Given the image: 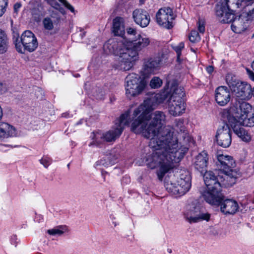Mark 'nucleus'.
Listing matches in <instances>:
<instances>
[{
  "instance_id": "nucleus-52",
  "label": "nucleus",
  "mask_w": 254,
  "mask_h": 254,
  "mask_svg": "<svg viewBox=\"0 0 254 254\" xmlns=\"http://www.w3.org/2000/svg\"><path fill=\"white\" fill-rule=\"evenodd\" d=\"M145 0H140V2L141 3H143Z\"/></svg>"
},
{
  "instance_id": "nucleus-14",
  "label": "nucleus",
  "mask_w": 254,
  "mask_h": 254,
  "mask_svg": "<svg viewBox=\"0 0 254 254\" xmlns=\"http://www.w3.org/2000/svg\"><path fill=\"white\" fill-rule=\"evenodd\" d=\"M233 92L238 100L242 101L250 99L253 95L251 85L245 82L239 83Z\"/></svg>"
},
{
  "instance_id": "nucleus-1",
  "label": "nucleus",
  "mask_w": 254,
  "mask_h": 254,
  "mask_svg": "<svg viewBox=\"0 0 254 254\" xmlns=\"http://www.w3.org/2000/svg\"><path fill=\"white\" fill-rule=\"evenodd\" d=\"M170 96L168 91L156 94L155 98H148L136 108L132 114L131 130L136 134L142 133L146 138H150L149 147L153 150L152 154L145 157L148 168L156 169V174L160 181L165 175L174 167L175 163L179 162L188 150L185 145L190 140L183 121L176 122L177 136H173L170 127L162 128L166 123V115L162 111L152 112L155 109L157 100L161 103Z\"/></svg>"
},
{
  "instance_id": "nucleus-45",
  "label": "nucleus",
  "mask_w": 254,
  "mask_h": 254,
  "mask_svg": "<svg viewBox=\"0 0 254 254\" xmlns=\"http://www.w3.org/2000/svg\"><path fill=\"white\" fill-rule=\"evenodd\" d=\"M51 5L55 9H57L58 7H59V5H60L56 0H51L50 1Z\"/></svg>"
},
{
  "instance_id": "nucleus-13",
  "label": "nucleus",
  "mask_w": 254,
  "mask_h": 254,
  "mask_svg": "<svg viewBox=\"0 0 254 254\" xmlns=\"http://www.w3.org/2000/svg\"><path fill=\"white\" fill-rule=\"evenodd\" d=\"M21 45L24 50L29 52L34 51L37 48L38 43L35 35L29 30L25 31L20 37Z\"/></svg>"
},
{
  "instance_id": "nucleus-47",
  "label": "nucleus",
  "mask_w": 254,
  "mask_h": 254,
  "mask_svg": "<svg viewBox=\"0 0 254 254\" xmlns=\"http://www.w3.org/2000/svg\"><path fill=\"white\" fill-rule=\"evenodd\" d=\"M206 70L208 73L211 74L214 70L213 66L209 65L206 68Z\"/></svg>"
},
{
  "instance_id": "nucleus-31",
  "label": "nucleus",
  "mask_w": 254,
  "mask_h": 254,
  "mask_svg": "<svg viewBox=\"0 0 254 254\" xmlns=\"http://www.w3.org/2000/svg\"><path fill=\"white\" fill-rule=\"evenodd\" d=\"M43 24L44 28L48 30H51L54 28L53 22L51 18L47 17L43 20Z\"/></svg>"
},
{
  "instance_id": "nucleus-12",
  "label": "nucleus",
  "mask_w": 254,
  "mask_h": 254,
  "mask_svg": "<svg viewBox=\"0 0 254 254\" xmlns=\"http://www.w3.org/2000/svg\"><path fill=\"white\" fill-rule=\"evenodd\" d=\"M229 124H223L217 129L216 134L218 144L222 147H229L232 142L231 131Z\"/></svg>"
},
{
  "instance_id": "nucleus-39",
  "label": "nucleus",
  "mask_w": 254,
  "mask_h": 254,
  "mask_svg": "<svg viewBox=\"0 0 254 254\" xmlns=\"http://www.w3.org/2000/svg\"><path fill=\"white\" fill-rule=\"evenodd\" d=\"M52 159L47 156H44L40 160L41 164L45 168H47L51 163Z\"/></svg>"
},
{
  "instance_id": "nucleus-10",
  "label": "nucleus",
  "mask_w": 254,
  "mask_h": 254,
  "mask_svg": "<svg viewBox=\"0 0 254 254\" xmlns=\"http://www.w3.org/2000/svg\"><path fill=\"white\" fill-rule=\"evenodd\" d=\"M217 158V166L225 175L224 180H228L229 178H234L235 180L236 178L234 177L233 169L235 168L236 164L233 157L229 155L218 154Z\"/></svg>"
},
{
  "instance_id": "nucleus-5",
  "label": "nucleus",
  "mask_w": 254,
  "mask_h": 254,
  "mask_svg": "<svg viewBox=\"0 0 254 254\" xmlns=\"http://www.w3.org/2000/svg\"><path fill=\"white\" fill-rule=\"evenodd\" d=\"M170 92L172 93L168 101L169 113L174 116H180L186 109L184 88L178 87L176 84H172Z\"/></svg>"
},
{
  "instance_id": "nucleus-22",
  "label": "nucleus",
  "mask_w": 254,
  "mask_h": 254,
  "mask_svg": "<svg viewBox=\"0 0 254 254\" xmlns=\"http://www.w3.org/2000/svg\"><path fill=\"white\" fill-rule=\"evenodd\" d=\"M16 134L14 127L6 123L0 122V140L3 141L9 137L15 136Z\"/></svg>"
},
{
  "instance_id": "nucleus-20",
  "label": "nucleus",
  "mask_w": 254,
  "mask_h": 254,
  "mask_svg": "<svg viewBox=\"0 0 254 254\" xmlns=\"http://www.w3.org/2000/svg\"><path fill=\"white\" fill-rule=\"evenodd\" d=\"M208 157L207 152L203 151L199 153L195 158L194 167L196 170L203 174L206 171Z\"/></svg>"
},
{
  "instance_id": "nucleus-3",
  "label": "nucleus",
  "mask_w": 254,
  "mask_h": 254,
  "mask_svg": "<svg viewBox=\"0 0 254 254\" xmlns=\"http://www.w3.org/2000/svg\"><path fill=\"white\" fill-rule=\"evenodd\" d=\"M129 114H123L117 120L115 125L106 132L100 131L92 132L91 135L92 141L89 146L95 145L99 147H104L106 143L114 142L121 135L125 126L128 124Z\"/></svg>"
},
{
  "instance_id": "nucleus-38",
  "label": "nucleus",
  "mask_w": 254,
  "mask_h": 254,
  "mask_svg": "<svg viewBox=\"0 0 254 254\" xmlns=\"http://www.w3.org/2000/svg\"><path fill=\"white\" fill-rule=\"evenodd\" d=\"M8 4V0H0V17L5 12Z\"/></svg>"
},
{
  "instance_id": "nucleus-4",
  "label": "nucleus",
  "mask_w": 254,
  "mask_h": 254,
  "mask_svg": "<svg viewBox=\"0 0 254 254\" xmlns=\"http://www.w3.org/2000/svg\"><path fill=\"white\" fill-rule=\"evenodd\" d=\"M203 175L204 183L207 187V191L203 193L205 200L210 204L220 203L222 198L221 193V182L224 177L216 176L212 171H205Z\"/></svg>"
},
{
  "instance_id": "nucleus-54",
  "label": "nucleus",
  "mask_w": 254,
  "mask_h": 254,
  "mask_svg": "<svg viewBox=\"0 0 254 254\" xmlns=\"http://www.w3.org/2000/svg\"><path fill=\"white\" fill-rule=\"evenodd\" d=\"M114 226H116V225H117V224H116V223H115V222H114Z\"/></svg>"
},
{
  "instance_id": "nucleus-33",
  "label": "nucleus",
  "mask_w": 254,
  "mask_h": 254,
  "mask_svg": "<svg viewBox=\"0 0 254 254\" xmlns=\"http://www.w3.org/2000/svg\"><path fill=\"white\" fill-rule=\"evenodd\" d=\"M162 82L158 77H154L150 81V86L152 88H158L161 86Z\"/></svg>"
},
{
  "instance_id": "nucleus-18",
  "label": "nucleus",
  "mask_w": 254,
  "mask_h": 254,
  "mask_svg": "<svg viewBox=\"0 0 254 254\" xmlns=\"http://www.w3.org/2000/svg\"><path fill=\"white\" fill-rule=\"evenodd\" d=\"M134 22L141 27H147L150 21L148 12L143 9H136L132 13Z\"/></svg>"
},
{
  "instance_id": "nucleus-8",
  "label": "nucleus",
  "mask_w": 254,
  "mask_h": 254,
  "mask_svg": "<svg viewBox=\"0 0 254 254\" xmlns=\"http://www.w3.org/2000/svg\"><path fill=\"white\" fill-rule=\"evenodd\" d=\"M191 187L190 175H181L176 182L165 181V187L168 192L172 195L181 196L185 194Z\"/></svg>"
},
{
  "instance_id": "nucleus-35",
  "label": "nucleus",
  "mask_w": 254,
  "mask_h": 254,
  "mask_svg": "<svg viewBox=\"0 0 254 254\" xmlns=\"http://www.w3.org/2000/svg\"><path fill=\"white\" fill-rule=\"evenodd\" d=\"M189 39L190 42L195 43L200 40V37L197 31L192 30L189 36Z\"/></svg>"
},
{
  "instance_id": "nucleus-36",
  "label": "nucleus",
  "mask_w": 254,
  "mask_h": 254,
  "mask_svg": "<svg viewBox=\"0 0 254 254\" xmlns=\"http://www.w3.org/2000/svg\"><path fill=\"white\" fill-rule=\"evenodd\" d=\"M114 163V161H111L109 162L106 161V158H103L100 159V160L97 161L95 164V167H107L109 164H113Z\"/></svg>"
},
{
  "instance_id": "nucleus-26",
  "label": "nucleus",
  "mask_w": 254,
  "mask_h": 254,
  "mask_svg": "<svg viewBox=\"0 0 254 254\" xmlns=\"http://www.w3.org/2000/svg\"><path fill=\"white\" fill-rule=\"evenodd\" d=\"M9 41L5 32L0 29V54L5 53L9 48Z\"/></svg>"
},
{
  "instance_id": "nucleus-11",
  "label": "nucleus",
  "mask_w": 254,
  "mask_h": 254,
  "mask_svg": "<svg viewBox=\"0 0 254 254\" xmlns=\"http://www.w3.org/2000/svg\"><path fill=\"white\" fill-rule=\"evenodd\" d=\"M174 19L173 10L169 7L160 8L156 14L157 23L168 29L173 27L172 20Z\"/></svg>"
},
{
  "instance_id": "nucleus-37",
  "label": "nucleus",
  "mask_w": 254,
  "mask_h": 254,
  "mask_svg": "<svg viewBox=\"0 0 254 254\" xmlns=\"http://www.w3.org/2000/svg\"><path fill=\"white\" fill-rule=\"evenodd\" d=\"M32 16L34 20L36 21H39L41 17L43 16V12L41 10L38 8V10L36 8H34L32 10Z\"/></svg>"
},
{
  "instance_id": "nucleus-16",
  "label": "nucleus",
  "mask_w": 254,
  "mask_h": 254,
  "mask_svg": "<svg viewBox=\"0 0 254 254\" xmlns=\"http://www.w3.org/2000/svg\"><path fill=\"white\" fill-rule=\"evenodd\" d=\"M231 99L229 89L224 86L217 87L215 91V99L216 103L221 106L227 105Z\"/></svg>"
},
{
  "instance_id": "nucleus-30",
  "label": "nucleus",
  "mask_w": 254,
  "mask_h": 254,
  "mask_svg": "<svg viewBox=\"0 0 254 254\" xmlns=\"http://www.w3.org/2000/svg\"><path fill=\"white\" fill-rule=\"evenodd\" d=\"M13 42L15 44L16 50L19 53H23L22 47L21 45L20 39H19V34L17 33H13Z\"/></svg>"
},
{
  "instance_id": "nucleus-7",
  "label": "nucleus",
  "mask_w": 254,
  "mask_h": 254,
  "mask_svg": "<svg viewBox=\"0 0 254 254\" xmlns=\"http://www.w3.org/2000/svg\"><path fill=\"white\" fill-rule=\"evenodd\" d=\"M126 79V94L129 99L140 94L146 85L145 80L136 73H130Z\"/></svg>"
},
{
  "instance_id": "nucleus-24",
  "label": "nucleus",
  "mask_w": 254,
  "mask_h": 254,
  "mask_svg": "<svg viewBox=\"0 0 254 254\" xmlns=\"http://www.w3.org/2000/svg\"><path fill=\"white\" fill-rule=\"evenodd\" d=\"M237 115L235 117L236 119L239 120L244 115H248L254 112L253 110L252 106L248 103L245 101H239L237 105Z\"/></svg>"
},
{
  "instance_id": "nucleus-9",
  "label": "nucleus",
  "mask_w": 254,
  "mask_h": 254,
  "mask_svg": "<svg viewBox=\"0 0 254 254\" xmlns=\"http://www.w3.org/2000/svg\"><path fill=\"white\" fill-rule=\"evenodd\" d=\"M184 216L185 220L190 224L204 220L208 221L210 218V214L206 212L203 208L194 204H189L186 206Z\"/></svg>"
},
{
  "instance_id": "nucleus-46",
  "label": "nucleus",
  "mask_w": 254,
  "mask_h": 254,
  "mask_svg": "<svg viewBox=\"0 0 254 254\" xmlns=\"http://www.w3.org/2000/svg\"><path fill=\"white\" fill-rule=\"evenodd\" d=\"M247 72L249 75V77L253 80H254V72L249 68L246 69Z\"/></svg>"
},
{
  "instance_id": "nucleus-49",
  "label": "nucleus",
  "mask_w": 254,
  "mask_h": 254,
  "mask_svg": "<svg viewBox=\"0 0 254 254\" xmlns=\"http://www.w3.org/2000/svg\"><path fill=\"white\" fill-rule=\"evenodd\" d=\"M101 95H97L96 96L97 98H98V99H101V98L103 97V96L104 94L102 93V91H101Z\"/></svg>"
},
{
  "instance_id": "nucleus-42",
  "label": "nucleus",
  "mask_w": 254,
  "mask_h": 254,
  "mask_svg": "<svg viewBox=\"0 0 254 254\" xmlns=\"http://www.w3.org/2000/svg\"><path fill=\"white\" fill-rule=\"evenodd\" d=\"M60 2L63 3V4L68 9H69L71 12H74V9L73 7L70 5L66 0H59Z\"/></svg>"
},
{
  "instance_id": "nucleus-15",
  "label": "nucleus",
  "mask_w": 254,
  "mask_h": 254,
  "mask_svg": "<svg viewBox=\"0 0 254 254\" xmlns=\"http://www.w3.org/2000/svg\"><path fill=\"white\" fill-rule=\"evenodd\" d=\"M224 196L223 195L222 198L218 204L214 205H220L221 211L224 214H234L237 212L239 209L238 202L232 199H224Z\"/></svg>"
},
{
  "instance_id": "nucleus-48",
  "label": "nucleus",
  "mask_w": 254,
  "mask_h": 254,
  "mask_svg": "<svg viewBox=\"0 0 254 254\" xmlns=\"http://www.w3.org/2000/svg\"><path fill=\"white\" fill-rule=\"evenodd\" d=\"M56 9L58 10L63 14H64L65 13L64 9L61 7L60 5H59V7H58Z\"/></svg>"
},
{
  "instance_id": "nucleus-25",
  "label": "nucleus",
  "mask_w": 254,
  "mask_h": 254,
  "mask_svg": "<svg viewBox=\"0 0 254 254\" xmlns=\"http://www.w3.org/2000/svg\"><path fill=\"white\" fill-rule=\"evenodd\" d=\"M112 32L115 36L125 39L123 37L125 34V29L122 18L117 17L113 20Z\"/></svg>"
},
{
  "instance_id": "nucleus-6",
  "label": "nucleus",
  "mask_w": 254,
  "mask_h": 254,
  "mask_svg": "<svg viewBox=\"0 0 254 254\" xmlns=\"http://www.w3.org/2000/svg\"><path fill=\"white\" fill-rule=\"evenodd\" d=\"M234 0H219L216 5L215 12L219 21L223 23H228L233 19L234 11L231 8L230 4ZM251 0H237L238 7L249 6Z\"/></svg>"
},
{
  "instance_id": "nucleus-29",
  "label": "nucleus",
  "mask_w": 254,
  "mask_h": 254,
  "mask_svg": "<svg viewBox=\"0 0 254 254\" xmlns=\"http://www.w3.org/2000/svg\"><path fill=\"white\" fill-rule=\"evenodd\" d=\"M66 227L65 226H58L52 229H49L47 231V233L53 236L58 235L61 236L66 231Z\"/></svg>"
},
{
  "instance_id": "nucleus-41",
  "label": "nucleus",
  "mask_w": 254,
  "mask_h": 254,
  "mask_svg": "<svg viewBox=\"0 0 254 254\" xmlns=\"http://www.w3.org/2000/svg\"><path fill=\"white\" fill-rule=\"evenodd\" d=\"M198 30L200 33L203 34L205 31L204 22L202 20H199L197 22Z\"/></svg>"
},
{
  "instance_id": "nucleus-53",
  "label": "nucleus",
  "mask_w": 254,
  "mask_h": 254,
  "mask_svg": "<svg viewBox=\"0 0 254 254\" xmlns=\"http://www.w3.org/2000/svg\"><path fill=\"white\" fill-rule=\"evenodd\" d=\"M79 76V74H76L75 75V77H78Z\"/></svg>"
},
{
  "instance_id": "nucleus-51",
  "label": "nucleus",
  "mask_w": 254,
  "mask_h": 254,
  "mask_svg": "<svg viewBox=\"0 0 254 254\" xmlns=\"http://www.w3.org/2000/svg\"><path fill=\"white\" fill-rule=\"evenodd\" d=\"M251 66L252 68L254 70V61L252 63Z\"/></svg>"
},
{
  "instance_id": "nucleus-40",
  "label": "nucleus",
  "mask_w": 254,
  "mask_h": 254,
  "mask_svg": "<svg viewBox=\"0 0 254 254\" xmlns=\"http://www.w3.org/2000/svg\"><path fill=\"white\" fill-rule=\"evenodd\" d=\"M249 20H254V6L252 8H249L248 12L245 14Z\"/></svg>"
},
{
  "instance_id": "nucleus-19",
  "label": "nucleus",
  "mask_w": 254,
  "mask_h": 254,
  "mask_svg": "<svg viewBox=\"0 0 254 254\" xmlns=\"http://www.w3.org/2000/svg\"><path fill=\"white\" fill-rule=\"evenodd\" d=\"M249 21L244 13L240 15L238 18L234 19V16L233 19L231 21V22L233 21L231 25L232 30L237 33L245 31L249 26Z\"/></svg>"
},
{
  "instance_id": "nucleus-28",
  "label": "nucleus",
  "mask_w": 254,
  "mask_h": 254,
  "mask_svg": "<svg viewBox=\"0 0 254 254\" xmlns=\"http://www.w3.org/2000/svg\"><path fill=\"white\" fill-rule=\"evenodd\" d=\"M226 82L232 92L233 89H235L238 86L239 83L241 82L237 78L235 75L232 73H228L226 75Z\"/></svg>"
},
{
  "instance_id": "nucleus-43",
  "label": "nucleus",
  "mask_w": 254,
  "mask_h": 254,
  "mask_svg": "<svg viewBox=\"0 0 254 254\" xmlns=\"http://www.w3.org/2000/svg\"><path fill=\"white\" fill-rule=\"evenodd\" d=\"M21 7V4L19 2H16L13 6L14 11L15 13H17L19 11V9Z\"/></svg>"
},
{
  "instance_id": "nucleus-34",
  "label": "nucleus",
  "mask_w": 254,
  "mask_h": 254,
  "mask_svg": "<svg viewBox=\"0 0 254 254\" xmlns=\"http://www.w3.org/2000/svg\"><path fill=\"white\" fill-rule=\"evenodd\" d=\"M184 48V43H180L178 45L173 46V49L175 51L177 55V61L180 62V56L182 55L181 51Z\"/></svg>"
},
{
  "instance_id": "nucleus-44",
  "label": "nucleus",
  "mask_w": 254,
  "mask_h": 254,
  "mask_svg": "<svg viewBox=\"0 0 254 254\" xmlns=\"http://www.w3.org/2000/svg\"><path fill=\"white\" fill-rule=\"evenodd\" d=\"M6 91V87L4 84L0 82V94L5 93Z\"/></svg>"
},
{
  "instance_id": "nucleus-17",
  "label": "nucleus",
  "mask_w": 254,
  "mask_h": 254,
  "mask_svg": "<svg viewBox=\"0 0 254 254\" xmlns=\"http://www.w3.org/2000/svg\"><path fill=\"white\" fill-rule=\"evenodd\" d=\"M228 123L235 133L238 135L242 140L244 141H249L251 140V137L250 134L246 131V130L241 126L237 121L235 118L229 117L228 118Z\"/></svg>"
},
{
  "instance_id": "nucleus-32",
  "label": "nucleus",
  "mask_w": 254,
  "mask_h": 254,
  "mask_svg": "<svg viewBox=\"0 0 254 254\" xmlns=\"http://www.w3.org/2000/svg\"><path fill=\"white\" fill-rule=\"evenodd\" d=\"M137 32L135 28H133L132 27H128L127 29V35L128 36L124 37L125 40L127 41L126 42V44L129 43L128 42L129 38H134L137 36Z\"/></svg>"
},
{
  "instance_id": "nucleus-50",
  "label": "nucleus",
  "mask_w": 254,
  "mask_h": 254,
  "mask_svg": "<svg viewBox=\"0 0 254 254\" xmlns=\"http://www.w3.org/2000/svg\"><path fill=\"white\" fill-rule=\"evenodd\" d=\"M2 117V109L1 108V107L0 106V120L1 119Z\"/></svg>"
},
{
  "instance_id": "nucleus-21",
  "label": "nucleus",
  "mask_w": 254,
  "mask_h": 254,
  "mask_svg": "<svg viewBox=\"0 0 254 254\" xmlns=\"http://www.w3.org/2000/svg\"><path fill=\"white\" fill-rule=\"evenodd\" d=\"M128 42L132 44V49L137 53L147 47L150 42L149 38L137 34L134 38H129Z\"/></svg>"
},
{
  "instance_id": "nucleus-27",
  "label": "nucleus",
  "mask_w": 254,
  "mask_h": 254,
  "mask_svg": "<svg viewBox=\"0 0 254 254\" xmlns=\"http://www.w3.org/2000/svg\"><path fill=\"white\" fill-rule=\"evenodd\" d=\"M237 121L243 126L252 127L254 126V112L248 115H244Z\"/></svg>"
},
{
  "instance_id": "nucleus-23",
  "label": "nucleus",
  "mask_w": 254,
  "mask_h": 254,
  "mask_svg": "<svg viewBox=\"0 0 254 254\" xmlns=\"http://www.w3.org/2000/svg\"><path fill=\"white\" fill-rule=\"evenodd\" d=\"M161 60L159 58H150L144 60L143 70L145 74L153 73L158 67Z\"/></svg>"
},
{
  "instance_id": "nucleus-2",
  "label": "nucleus",
  "mask_w": 254,
  "mask_h": 254,
  "mask_svg": "<svg viewBox=\"0 0 254 254\" xmlns=\"http://www.w3.org/2000/svg\"><path fill=\"white\" fill-rule=\"evenodd\" d=\"M103 49L107 54L119 57L122 68L124 70L131 69L139 58L138 53L132 48H129L124 38L110 39L104 44Z\"/></svg>"
}]
</instances>
